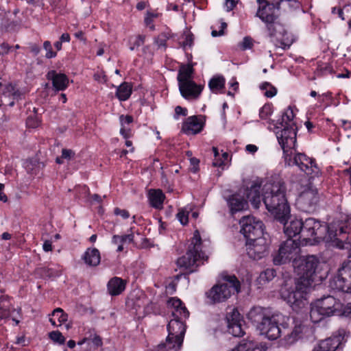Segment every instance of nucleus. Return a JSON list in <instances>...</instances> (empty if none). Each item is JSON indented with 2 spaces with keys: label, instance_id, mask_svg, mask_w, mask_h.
<instances>
[{
  "label": "nucleus",
  "instance_id": "680f3d73",
  "mask_svg": "<svg viewBox=\"0 0 351 351\" xmlns=\"http://www.w3.org/2000/svg\"><path fill=\"white\" fill-rule=\"evenodd\" d=\"M10 317L9 308L0 307V322L2 319H7Z\"/></svg>",
  "mask_w": 351,
  "mask_h": 351
},
{
  "label": "nucleus",
  "instance_id": "2eb2a0df",
  "mask_svg": "<svg viewBox=\"0 0 351 351\" xmlns=\"http://www.w3.org/2000/svg\"><path fill=\"white\" fill-rule=\"evenodd\" d=\"M241 233L243 234L246 241H251L253 238L263 235V221L254 216L247 215L243 217L240 221Z\"/></svg>",
  "mask_w": 351,
  "mask_h": 351
},
{
  "label": "nucleus",
  "instance_id": "de8ad7c7",
  "mask_svg": "<svg viewBox=\"0 0 351 351\" xmlns=\"http://www.w3.org/2000/svg\"><path fill=\"white\" fill-rule=\"evenodd\" d=\"M119 133L125 140L129 139L134 136L133 130L130 128L128 127H121Z\"/></svg>",
  "mask_w": 351,
  "mask_h": 351
},
{
  "label": "nucleus",
  "instance_id": "4468645a",
  "mask_svg": "<svg viewBox=\"0 0 351 351\" xmlns=\"http://www.w3.org/2000/svg\"><path fill=\"white\" fill-rule=\"evenodd\" d=\"M282 1V0H256L258 7L256 16L265 24L278 20Z\"/></svg>",
  "mask_w": 351,
  "mask_h": 351
},
{
  "label": "nucleus",
  "instance_id": "ddd939ff",
  "mask_svg": "<svg viewBox=\"0 0 351 351\" xmlns=\"http://www.w3.org/2000/svg\"><path fill=\"white\" fill-rule=\"evenodd\" d=\"M299 250V244L296 241L288 239L282 243L279 249L272 254L274 264L281 265L295 260Z\"/></svg>",
  "mask_w": 351,
  "mask_h": 351
},
{
  "label": "nucleus",
  "instance_id": "9b49d317",
  "mask_svg": "<svg viewBox=\"0 0 351 351\" xmlns=\"http://www.w3.org/2000/svg\"><path fill=\"white\" fill-rule=\"evenodd\" d=\"M266 27L271 42L284 50L289 49L293 43V36L287 32L285 24L279 19L266 24Z\"/></svg>",
  "mask_w": 351,
  "mask_h": 351
},
{
  "label": "nucleus",
  "instance_id": "338daca9",
  "mask_svg": "<svg viewBox=\"0 0 351 351\" xmlns=\"http://www.w3.org/2000/svg\"><path fill=\"white\" fill-rule=\"evenodd\" d=\"M75 37L83 42H86V38L84 36V32L82 30H80L74 34Z\"/></svg>",
  "mask_w": 351,
  "mask_h": 351
},
{
  "label": "nucleus",
  "instance_id": "5fc2aeb1",
  "mask_svg": "<svg viewBox=\"0 0 351 351\" xmlns=\"http://www.w3.org/2000/svg\"><path fill=\"white\" fill-rule=\"evenodd\" d=\"M114 213L115 215L121 216L124 219L130 217V213L127 210L121 209L118 207L114 208Z\"/></svg>",
  "mask_w": 351,
  "mask_h": 351
},
{
  "label": "nucleus",
  "instance_id": "b1692460",
  "mask_svg": "<svg viewBox=\"0 0 351 351\" xmlns=\"http://www.w3.org/2000/svg\"><path fill=\"white\" fill-rule=\"evenodd\" d=\"M2 95L4 97L10 99V102L8 104L10 107H13L15 101L21 100L23 97V93L21 90L16 84L12 83H8L4 86Z\"/></svg>",
  "mask_w": 351,
  "mask_h": 351
},
{
  "label": "nucleus",
  "instance_id": "20e7f679",
  "mask_svg": "<svg viewBox=\"0 0 351 351\" xmlns=\"http://www.w3.org/2000/svg\"><path fill=\"white\" fill-rule=\"evenodd\" d=\"M247 319L269 340H276L287 328L286 323L279 324L278 319L274 315L267 316L265 309L261 306H254L247 314Z\"/></svg>",
  "mask_w": 351,
  "mask_h": 351
},
{
  "label": "nucleus",
  "instance_id": "69168bd1",
  "mask_svg": "<svg viewBox=\"0 0 351 351\" xmlns=\"http://www.w3.org/2000/svg\"><path fill=\"white\" fill-rule=\"evenodd\" d=\"M92 342L96 347L101 346L103 344L101 338L98 335H95L93 338Z\"/></svg>",
  "mask_w": 351,
  "mask_h": 351
},
{
  "label": "nucleus",
  "instance_id": "423d86ee",
  "mask_svg": "<svg viewBox=\"0 0 351 351\" xmlns=\"http://www.w3.org/2000/svg\"><path fill=\"white\" fill-rule=\"evenodd\" d=\"M263 184L261 179L257 178L252 181L250 187L245 191L246 198L238 193L232 194L228 199V205L232 215L237 212L246 210L248 208V201L252 205L258 208L261 203V188Z\"/></svg>",
  "mask_w": 351,
  "mask_h": 351
},
{
  "label": "nucleus",
  "instance_id": "9d476101",
  "mask_svg": "<svg viewBox=\"0 0 351 351\" xmlns=\"http://www.w3.org/2000/svg\"><path fill=\"white\" fill-rule=\"evenodd\" d=\"M330 287L351 295V260L343 263L337 275L330 281ZM344 314L351 315V302L346 304Z\"/></svg>",
  "mask_w": 351,
  "mask_h": 351
},
{
  "label": "nucleus",
  "instance_id": "39448f33",
  "mask_svg": "<svg viewBox=\"0 0 351 351\" xmlns=\"http://www.w3.org/2000/svg\"><path fill=\"white\" fill-rule=\"evenodd\" d=\"M346 306L343 308L341 301L332 295L323 296L311 304L310 318L313 323H318L326 317L343 315ZM351 317V314L348 317Z\"/></svg>",
  "mask_w": 351,
  "mask_h": 351
},
{
  "label": "nucleus",
  "instance_id": "7ed1b4c3",
  "mask_svg": "<svg viewBox=\"0 0 351 351\" xmlns=\"http://www.w3.org/2000/svg\"><path fill=\"white\" fill-rule=\"evenodd\" d=\"M287 188L282 180L269 182L264 184L261 199L267 210L280 223L290 217V206L286 197Z\"/></svg>",
  "mask_w": 351,
  "mask_h": 351
},
{
  "label": "nucleus",
  "instance_id": "a19ab883",
  "mask_svg": "<svg viewBox=\"0 0 351 351\" xmlns=\"http://www.w3.org/2000/svg\"><path fill=\"white\" fill-rule=\"evenodd\" d=\"M159 16L158 13H154L152 12L147 11L145 17V24L151 30L155 29V25L154 24V19L158 18Z\"/></svg>",
  "mask_w": 351,
  "mask_h": 351
},
{
  "label": "nucleus",
  "instance_id": "f03ea898",
  "mask_svg": "<svg viewBox=\"0 0 351 351\" xmlns=\"http://www.w3.org/2000/svg\"><path fill=\"white\" fill-rule=\"evenodd\" d=\"M320 261L314 255H308L300 259L299 264L295 266V272L299 276L295 287H288L287 285L280 290L282 299L290 305L293 311H298L306 303L308 289L316 278L322 280L324 277L318 276Z\"/></svg>",
  "mask_w": 351,
  "mask_h": 351
},
{
  "label": "nucleus",
  "instance_id": "412c9836",
  "mask_svg": "<svg viewBox=\"0 0 351 351\" xmlns=\"http://www.w3.org/2000/svg\"><path fill=\"white\" fill-rule=\"evenodd\" d=\"M46 77L51 82L52 89L55 93L65 90L69 86V79L65 73L50 70L47 72Z\"/></svg>",
  "mask_w": 351,
  "mask_h": 351
},
{
  "label": "nucleus",
  "instance_id": "8fccbe9b",
  "mask_svg": "<svg viewBox=\"0 0 351 351\" xmlns=\"http://www.w3.org/2000/svg\"><path fill=\"white\" fill-rule=\"evenodd\" d=\"M119 121H120L121 127H126V125H130V123H133L134 118L132 115H130V114H127V115L121 114L119 117Z\"/></svg>",
  "mask_w": 351,
  "mask_h": 351
},
{
  "label": "nucleus",
  "instance_id": "c9c22d12",
  "mask_svg": "<svg viewBox=\"0 0 351 351\" xmlns=\"http://www.w3.org/2000/svg\"><path fill=\"white\" fill-rule=\"evenodd\" d=\"M276 276V270L274 268H267L259 274L256 281L258 285L263 286L271 281Z\"/></svg>",
  "mask_w": 351,
  "mask_h": 351
},
{
  "label": "nucleus",
  "instance_id": "09e8293b",
  "mask_svg": "<svg viewBox=\"0 0 351 351\" xmlns=\"http://www.w3.org/2000/svg\"><path fill=\"white\" fill-rule=\"evenodd\" d=\"M27 127L31 128H36L40 125V121L36 117L29 116L26 120Z\"/></svg>",
  "mask_w": 351,
  "mask_h": 351
},
{
  "label": "nucleus",
  "instance_id": "a878e982",
  "mask_svg": "<svg viewBox=\"0 0 351 351\" xmlns=\"http://www.w3.org/2000/svg\"><path fill=\"white\" fill-rule=\"evenodd\" d=\"M195 62H189L187 64H182L178 70L177 80L178 85L193 80L195 69L193 66Z\"/></svg>",
  "mask_w": 351,
  "mask_h": 351
},
{
  "label": "nucleus",
  "instance_id": "4be33fe9",
  "mask_svg": "<svg viewBox=\"0 0 351 351\" xmlns=\"http://www.w3.org/2000/svg\"><path fill=\"white\" fill-rule=\"evenodd\" d=\"M179 90L185 99H196L199 98L204 90V84H197L192 80L178 85Z\"/></svg>",
  "mask_w": 351,
  "mask_h": 351
},
{
  "label": "nucleus",
  "instance_id": "dca6fc26",
  "mask_svg": "<svg viewBox=\"0 0 351 351\" xmlns=\"http://www.w3.org/2000/svg\"><path fill=\"white\" fill-rule=\"evenodd\" d=\"M246 251L248 256L253 260H260L269 253V243L267 239L260 236L246 241Z\"/></svg>",
  "mask_w": 351,
  "mask_h": 351
},
{
  "label": "nucleus",
  "instance_id": "1a4fd4ad",
  "mask_svg": "<svg viewBox=\"0 0 351 351\" xmlns=\"http://www.w3.org/2000/svg\"><path fill=\"white\" fill-rule=\"evenodd\" d=\"M184 319L172 318L167 324L168 335L165 342L158 344L160 350L178 351L182 346L186 326Z\"/></svg>",
  "mask_w": 351,
  "mask_h": 351
},
{
  "label": "nucleus",
  "instance_id": "7c9ffc66",
  "mask_svg": "<svg viewBox=\"0 0 351 351\" xmlns=\"http://www.w3.org/2000/svg\"><path fill=\"white\" fill-rule=\"evenodd\" d=\"M317 106L322 110H325L330 106H337L339 104V100L333 97V93L331 91H327L324 93L320 94L317 98Z\"/></svg>",
  "mask_w": 351,
  "mask_h": 351
},
{
  "label": "nucleus",
  "instance_id": "aec40b11",
  "mask_svg": "<svg viewBox=\"0 0 351 351\" xmlns=\"http://www.w3.org/2000/svg\"><path fill=\"white\" fill-rule=\"evenodd\" d=\"M206 123L205 117L202 115L188 117L183 122L182 132L186 135H195L200 133Z\"/></svg>",
  "mask_w": 351,
  "mask_h": 351
},
{
  "label": "nucleus",
  "instance_id": "13d9d810",
  "mask_svg": "<svg viewBox=\"0 0 351 351\" xmlns=\"http://www.w3.org/2000/svg\"><path fill=\"white\" fill-rule=\"evenodd\" d=\"M213 165L215 167H219L221 169V171L224 169V166L226 165L224 160H223L220 156L217 158H214L213 161Z\"/></svg>",
  "mask_w": 351,
  "mask_h": 351
},
{
  "label": "nucleus",
  "instance_id": "f8f14e48",
  "mask_svg": "<svg viewBox=\"0 0 351 351\" xmlns=\"http://www.w3.org/2000/svg\"><path fill=\"white\" fill-rule=\"evenodd\" d=\"M326 231V224L314 218H307L302 221V240L306 243L311 241V239L317 242L325 237Z\"/></svg>",
  "mask_w": 351,
  "mask_h": 351
},
{
  "label": "nucleus",
  "instance_id": "37998d69",
  "mask_svg": "<svg viewBox=\"0 0 351 351\" xmlns=\"http://www.w3.org/2000/svg\"><path fill=\"white\" fill-rule=\"evenodd\" d=\"M351 232V217L348 219L345 223L339 226L336 230L335 236L341 237L344 234H350Z\"/></svg>",
  "mask_w": 351,
  "mask_h": 351
},
{
  "label": "nucleus",
  "instance_id": "5701e85b",
  "mask_svg": "<svg viewBox=\"0 0 351 351\" xmlns=\"http://www.w3.org/2000/svg\"><path fill=\"white\" fill-rule=\"evenodd\" d=\"M169 308H172L171 316L173 318L186 319L189 317V311L184 302L177 297L169 298L167 302Z\"/></svg>",
  "mask_w": 351,
  "mask_h": 351
},
{
  "label": "nucleus",
  "instance_id": "cd10ccee",
  "mask_svg": "<svg viewBox=\"0 0 351 351\" xmlns=\"http://www.w3.org/2000/svg\"><path fill=\"white\" fill-rule=\"evenodd\" d=\"M287 222L288 220L285 223H282L284 225L285 234L289 237V239L298 236V239L302 240V220H292L289 224Z\"/></svg>",
  "mask_w": 351,
  "mask_h": 351
},
{
  "label": "nucleus",
  "instance_id": "bf43d9fd",
  "mask_svg": "<svg viewBox=\"0 0 351 351\" xmlns=\"http://www.w3.org/2000/svg\"><path fill=\"white\" fill-rule=\"evenodd\" d=\"M12 46H10L7 43H3L0 45V56H4L8 54L10 50L12 49Z\"/></svg>",
  "mask_w": 351,
  "mask_h": 351
},
{
  "label": "nucleus",
  "instance_id": "c03bdc74",
  "mask_svg": "<svg viewBox=\"0 0 351 351\" xmlns=\"http://www.w3.org/2000/svg\"><path fill=\"white\" fill-rule=\"evenodd\" d=\"M145 36L141 34L138 35L132 43L131 40H130V49L131 51H134L139 47L142 46L145 43Z\"/></svg>",
  "mask_w": 351,
  "mask_h": 351
},
{
  "label": "nucleus",
  "instance_id": "052dcab7",
  "mask_svg": "<svg viewBox=\"0 0 351 351\" xmlns=\"http://www.w3.org/2000/svg\"><path fill=\"white\" fill-rule=\"evenodd\" d=\"M238 0H226L225 6L226 7L227 11L230 12L237 5Z\"/></svg>",
  "mask_w": 351,
  "mask_h": 351
},
{
  "label": "nucleus",
  "instance_id": "603ef678",
  "mask_svg": "<svg viewBox=\"0 0 351 351\" xmlns=\"http://www.w3.org/2000/svg\"><path fill=\"white\" fill-rule=\"evenodd\" d=\"M193 42H194V36L191 32H190L186 36L185 39L183 41V43H182L183 48L185 49V47L186 46L191 47L193 45Z\"/></svg>",
  "mask_w": 351,
  "mask_h": 351
},
{
  "label": "nucleus",
  "instance_id": "473e14b6",
  "mask_svg": "<svg viewBox=\"0 0 351 351\" xmlns=\"http://www.w3.org/2000/svg\"><path fill=\"white\" fill-rule=\"evenodd\" d=\"M130 231H132V228H130ZM134 234L132 232L123 235L114 234L112 237L111 243L113 245H117V252H121L124 250V244L127 242L128 243H132L134 241Z\"/></svg>",
  "mask_w": 351,
  "mask_h": 351
},
{
  "label": "nucleus",
  "instance_id": "2f4dec72",
  "mask_svg": "<svg viewBox=\"0 0 351 351\" xmlns=\"http://www.w3.org/2000/svg\"><path fill=\"white\" fill-rule=\"evenodd\" d=\"M166 197L161 189H150L148 199L150 206L156 209H161Z\"/></svg>",
  "mask_w": 351,
  "mask_h": 351
},
{
  "label": "nucleus",
  "instance_id": "4c0bfd02",
  "mask_svg": "<svg viewBox=\"0 0 351 351\" xmlns=\"http://www.w3.org/2000/svg\"><path fill=\"white\" fill-rule=\"evenodd\" d=\"M260 88L264 91V95L268 98H271L277 94V88L268 82H263L260 85Z\"/></svg>",
  "mask_w": 351,
  "mask_h": 351
},
{
  "label": "nucleus",
  "instance_id": "864d4df0",
  "mask_svg": "<svg viewBox=\"0 0 351 351\" xmlns=\"http://www.w3.org/2000/svg\"><path fill=\"white\" fill-rule=\"evenodd\" d=\"M187 112H188V110L186 108H183L180 106H178L175 108L174 118L176 119H178V117L180 115L185 117L187 115Z\"/></svg>",
  "mask_w": 351,
  "mask_h": 351
},
{
  "label": "nucleus",
  "instance_id": "f704fd0d",
  "mask_svg": "<svg viewBox=\"0 0 351 351\" xmlns=\"http://www.w3.org/2000/svg\"><path fill=\"white\" fill-rule=\"evenodd\" d=\"M52 317L49 318V322L53 326H60L65 323L68 319V315L61 308H55L51 313Z\"/></svg>",
  "mask_w": 351,
  "mask_h": 351
},
{
  "label": "nucleus",
  "instance_id": "e433bc0d",
  "mask_svg": "<svg viewBox=\"0 0 351 351\" xmlns=\"http://www.w3.org/2000/svg\"><path fill=\"white\" fill-rule=\"evenodd\" d=\"M225 84L226 79L223 76H214L208 82V87L213 93H217L219 90L224 88Z\"/></svg>",
  "mask_w": 351,
  "mask_h": 351
},
{
  "label": "nucleus",
  "instance_id": "a18cd8bd",
  "mask_svg": "<svg viewBox=\"0 0 351 351\" xmlns=\"http://www.w3.org/2000/svg\"><path fill=\"white\" fill-rule=\"evenodd\" d=\"M43 48L47 51L45 57L47 59L56 58L57 53L52 49L51 43L49 40H46L43 43Z\"/></svg>",
  "mask_w": 351,
  "mask_h": 351
},
{
  "label": "nucleus",
  "instance_id": "393cba45",
  "mask_svg": "<svg viewBox=\"0 0 351 351\" xmlns=\"http://www.w3.org/2000/svg\"><path fill=\"white\" fill-rule=\"evenodd\" d=\"M309 330L308 326L302 323H295L291 332L285 335V341L287 344H293L298 340L302 339Z\"/></svg>",
  "mask_w": 351,
  "mask_h": 351
},
{
  "label": "nucleus",
  "instance_id": "ea45409f",
  "mask_svg": "<svg viewBox=\"0 0 351 351\" xmlns=\"http://www.w3.org/2000/svg\"><path fill=\"white\" fill-rule=\"evenodd\" d=\"M75 197L76 199H84L90 195V189L88 186H77L74 189Z\"/></svg>",
  "mask_w": 351,
  "mask_h": 351
},
{
  "label": "nucleus",
  "instance_id": "58836bf2",
  "mask_svg": "<svg viewBox=\"0 0 351 351\" xmlns=\"http://www.w3.org/2000/svg\"><path fill=\"white\" fill-rule=\"evenodd\" d=\"M273 105L271 103H266L259 110V117L263 120H267L273 113Z\"/></svg>",
  "mask_w": 351,
  "mask_h": 351
},
{
  "label": "nucleus",
  "instance_id": "c85d7f7f",
  "mask_svg": "<svg viewBox=\"0 0 351 351\" xmlns=\"http://www.w3.org/2000/svg\"><path fill=\"white\" fill-rule=\"evenodd\" d=\"M82 258L87 265L96 267L99 265L101 261L100 252L95 247H88L84 253Z\"/></svg>",
  "mask_w": 351,
  "mask_h": 351
},
{
  "label": "nucleus",
  "instance_id": "72a5a7b5",
  "mask_svg": "<svg viewBox=\"0 0 351 351\" xmlns=\"http://www.w3.org/2000/svg\"><path fill=\"white\" fill-rule=\"evenodd\" d=\"M132 93V85L127 82H122L117 87L115 95L120 101H127Z\"/></svg>",
  "mask_w": 351,
  "mask_h": 351
},
{
  "label": "nucleus",
  "instance_id": "4d7b16f0",
  "mask_svg": "<svg viewBox=\"0 0 351 351\" xmlns=\"http://www.w3.org/2000/svg\"><path fill=\"white\" fill-rule=\"evenodd\" d=\"M226 27H227V23L225 22H222L221 23L220 30L219 31L213 30L211 32V35L213 37L222 36L224 34V29H226Z\"/></svg>",
  "mask_w": 351,
  "mask_h": 351
},
{
  "label": "nucleus",
  "instance_id": "6e6d98bb",
  "mask_svg": "<svg viewBox=\"0 0 351 351\" xmlns=\"http://www.w3.org/2000/svg\"><path fill=\"white\" fill-rule=\"evenodd\" d=\"M75 156V152L71 149H62L61 158L71 160Z\"/></svg>",
  "mask_w": 351,
  "mask_h": 351
},
{
  "label": "nucleus",
  "instance_id": "79ce46f5",
  "mask_svg": "<svg viewBox=\"0 0 351 351\" xmlns=\"http://www.w3.org/2000/svg\"><path fill=\"white\" fill-rule=\"evenodd\" d=\"M49 337L51 339L54 343H58L59 345H63L65 343L66 339L62 335V332L59 330H54L50 332L49 333Z\"/></svg>",
  "mask_w": 351,
  "mask_h": 351
},
{
  "label": "nucleus",
  "instance_id": "49530a36",
  "mask_svg": "<svg viewBox=\"0 0 351 351\" xmlns=\"http://www.w3.org/2000/svg\"><path fill=\"white\" fill-rule=\"evenodd\" d=\"M241 49L245 51L251 49L254 46V40L250 36H245L243 38V41L239 45Z\"/></svg>",
  "mask_w": 351,
  "mask_h": 351
},
{
  "label": "nucleus",
  "instance_id": "3c124183",
  "mask_svg": "<svg viewBox=\"0 0 351 351\" xmlns=\"http://www.w3.org/2000/svg\"><path fill=\"white\" fill-rule=\"evenodd\" d=\"M177 218L182 225H186L189 222V214L184 210H180L178 213Z\"/></svg>",
  "mask_w": 351,
  "mask_h": 351
},
{
  "label": "nucleus",
  "instance_id": "f257e3e1",
  "mask_svg": "<svg viewBox=\"0 0 351 351\" xmlns=\"http://www.w3.org/2000/svg\"><path fill=\"white\" fill-rule=\"evenodd\" d=\"M295 116L292 108L289 106L274 124L276 129H280L276 132V135L283 151L285 164L289 166H298L309 177V179H313L318 176L320 171L315 159L309 158L303 153H297L292 158L297 143V126L294 121Z\"/></svg>",
  "mask_w": 351,
  "mask_h": 351
},
{
  "label": "nucleus",
  "instance_id": "774afa93",
  "mask_svg": "<svg viewBox=\"0 0 351 351\" xmlns=\"http://www.w3.org/2000/svg\"><path fill=\"white\" fill-rule=\"evenodd\" d=\"M29 48H30V51L34 56H37L40 51V48L37 44H32Z\"/></svg>",
  "mask_w": 351,
  "mask_h": 351
},
{
  "label": "nucleus",
  "instance_id": "0e129e2a",
  "mask_svg": "<svg viewBox=\"0 0 351 351\" xmlns=\"http://www.w3.org/2000/svg\"><path fill=\"white\" fill-rule=\"evenodd\" d=\"M167 42V38L165 35L161 34L160 35L157 39L156 40V43L158 46H165Z\"/></svg>",
  "mask_w": 351,
  "mask_h": 351
},
{
  "label": "nucleus",
  "instance_id": "c756f323",
  "mask_svg": "<svg viewBox=\"0 0 351 351\" xmlns=\"http://www.w3.org/2000/svg\"><path fill=\"white\" fill-rule=\"evenodd\" d=\"M232 351H265V349L251 337L243 339Z\"/></svg>",
  "mask_w": 351,
  "mask_h": 351
},
{
  "label": "nucleus",
  "instance_id": "a211bd4d",
  "mask_svg": "<svg viewBox=\"0 0 351 351\" xmlns=\"http://www.w3.org/2000/svg\"><path fill=\"white\" fill-rule=\"evenodd\" d=\"M226 318L228 332L230 334L234 337H242L245 333L242 327V323L244 322L243 316L237 308H233L230 312L227 313Z\"/></svg>",
  "mask_w": 351,
  "mask_h": 351
},
{
  "label": "nucleus",
  "instance_id": "bb28decb",
  "mask_svg": "<svg viewBox=\"0 0 351 351\" xmlns=\"http://www.w3.org/2000/svg\"><path fill=\"white\" fill-rule=\"evenodd\" d=\"M126 285V280L114 276L110 278L107 284L108 292L112 296L119 295L125 291Z\"/></svg>",
  "mask_w": 351,
  "mask_h": 351
},
{
  "label": "nucleus",
  "instance_id": "6e6552de",
  "mask_svg": "<svg viewBox=\"0 0 351 351\" xmlns=\"http://www.w3.org/2000/svg\"><path fill=\"white\" fill-rule=\"evenodd\" d=\"M223 278L226 282L214 285L206 293L211 304L223 302L232 293H239L241 290V283L234 275H226Z\"/></svg>",
  "mask_w": 351,
  "mask_h": 351
},
{
  "label": "nucleus",
  "instance_id": "e2e57ef3",
  "mask_svg": "<svg viewBox=\"0 0 351 351\" xmlns=\"http://www.w3.org/2000/svg\"><path fill=\"white\" fill-rule=\"evenodd\" d=\"M337 16L343 21L346 20L350 16L348 14H345L344 10L342 5H339L337 9Z\"/></svg>",
  "mask_w": 351,
  "mask_h": 351
},
{
  "label": "nucleus",
  "instance_id": "6ab92c4d",
  "mask_svg": "<svg viewBox=\"0 0 351 351\" xmlns=\"http://www.w3.org/2000/svg\"><path fill=\"white\" fill-rule=\"evenodd\" d=\"M319 200L317 189H308L303 191L297 199V205L305 212H310L315 209Z\"/></svg>",
  "mask_w": 351,
  "mask_h": 351
},
{
  "label": "nucleus",
  "instance_id": "0eeeda50",
  "mask_svg": "<svg viewBox=\"0 0 351 351\" xmlns=\"http://www.w3.org/2000/svg\"><path fill=\"white\" fill-rule=\"evenodd\" d=\"M202 241L200 234L198 230H195L186 254L180 257L176 262L180 268L186 270L184 273L185 277L197 270L199 261L208 259V256L202 250Z\"/></svg>",
  "mask_w": 351,
  "mask_h": 351
},
{
  "label": "nucleus",
  "instance_id": "f3484780",
  "mask_svg": "<svg viewBox=\"0 0 351 351\" xmlns=\"http://www.w3.org/2000/svg\"><path fill=\"white\" fill-rule=\"evenodd\" d=\"M345 334L344 330H339L337 335L320 341L313 351H336L341 349V345L346 341Z\"/></svg>",
  "mask_w": 351,
  "mask_h": 351
}]
</instances>
